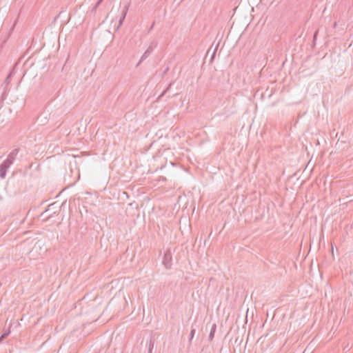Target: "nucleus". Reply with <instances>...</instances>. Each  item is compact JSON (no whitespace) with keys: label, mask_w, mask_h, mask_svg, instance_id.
I'll return each instance as SVG.
<instances>
[{"label":"nucleus","mask_w":353,"mask_h":353,"mask_svg":"<svg viewBox=\"0 0 353 353\" xmlns=\"http://www.w3.org/2000/svg\"><path fill=\"white\" fill-rule=\"evenodd\" d=\"M163 263L166 268H170L172 265V254L170 250H167L163 256Z\"/></svg>","instance_id":"obj_1"},{"label":"nucleus","mask_w":353,"mask_h":353,"mask_svg":"<svg viewBox=\"0 0 353 353\" xmlns=\"http://www.w3.org/2000/svg\"><path fill=\"white\" fill-rule=\"evenodd\" d=\"M12 164L8 163L6 161H4L0 165V177L1 179H5L6 176L7 170L10 167Z\"/></svg>","instance_id":"obj_2"},{"label":"nucleus","mask_w":353,"mask_h":353,"mask_svg":"<svg viewBox=\"0 0 353 353\" xmlns=\"http://www.w3.org/2000/svg\"><path fill=\"white\" fill-rule=\"evenodd\" d=\"M18 152H19L18 149H14V150H12L10 152V154L8 155V157L5 161L8 162V163L12 164L14 159H16V157L18 154Z\"/></svg>","instance_id":"obj_3"},{"label":"nucleus","mask_w":353,"mask_h":353,"mask_svg":"<svg viewBox=\"0 0 353 353\" xmlns=\"http://www.w3.org/2000/svg\"><path fill=\"white\" fill-rule=\"evenodd\" d=\"M154 47L150 46L148 48V49L145 50V52L142 55L140 61L138 63L137 65H139L141 61H143L144 59H145L153 51Z\"/></svg>","instance_id":"obj_4"},{"label":"nucleus","mask_w":353,"mask_h":353,"mask_svg":"<svg viewBox=\"0 0 353 353\" xmlns=\"http://www.w3.org/2000/svg\"><path fill=\"white\" fill-rule=\"evenodd\" d=\"M128 8H129V5H127L124 7L123 11H122V15L125 17L126 14H127V12H128Z\"/></svg>","instance_id":"obj_5"},{"label":"nucleus","mask_w":353,"mask_h":353,"mask_svg":"<svg viewBox=\"0 0 353 353\" xmlns=\"http://www.w3.org/2000/svg\"><path fill=\"white\" fill-rule=\"evenodd\" d=\"M153 347H154V343L152 341H150V343H149L148 353H152Z\"/></svg>","instance_id":"obj_6"},{"label":"nucleus","mask_w":353,"mask_h":353,"mask_svg":"<svg viewBox=\"0 0 353 353\" xmlns=\"http://www.w3.org/2000/svg\"><path fill=\"white\" fill-rule=\"evenodd\" d=\"M10 332H5L4 334H3L1 336H0V343H1V341H3V339H5L8 334H9Z\"/></svg>","instance_id":"obj_7"},{"label":"nucleus","mask_w":353,"mask_h":353,"mask_svg":"<svg viewBox=\"0 0 353 353\" xmlns=\"http://www.w3.org/2000/svg\"><path fill=\"white\" fill-rule=\"evenodd\" d=\"M125 18V17H124L123 15L121 16V17L120 18L119 21V26H121L123 24V22Z\"/></svg>","instance_id":"obj_8"},{"label":"nucleus","mask_w":353,"mask_h":353,"mask_svg":"<svg viewBox=\"0 0 353 353\" xmlns=\"http://www.w3.org/2000/svg\"><path fill=\"white\" fill-rule=\"evenodd\" d=\"M11 74H10L5 80V83L8 84L10 81Z\"/></svg>","instance_id":"obj_9"},{"label":"nucleus","mask_w":353,"mask_h":353,"mask_svg":"<svg viewBox=\"0 0 353 353\" xmlns=\"http://www.w3.org/2000/svg\"><path fill=\"white\" fill-rule=\"evenodd\" d=\"M194 334H195V330L194 329H192V330L190 332V340L192 339V338L194 336Z\"/></svg>","instance_id":"obj_10"},{"label":"nucleus","mask_w":353,"mask_h":353,"mask_svg":"<svg viewBox=\"0 0 353 353\" xmlns=\"http://www.w3.org/2000/svg\"><path fill=\"white\" fill-rule=\"evenodd\" d=\"M103 1V0H99V1H97V3H96V5L94 6V8H93V9H94V10H95V9H96V8H97L100 4H101V2H102Z\"/></svg>","instance_id":"obj_11"},{"label":"nucleus","mask_w":353,"mask_h":353,"mask_svg":"<svg viewBox=\"0 0 353 353\" xmlns=\"http://www.w3.org/2000/svg\"><path fill=\"white\" fill-rule=\"evenodd\" d=\"M213 336H214V331H211V332L210 334V339H212Z\"/></svg>","instance_id":"obj_12"}]
</instances>
